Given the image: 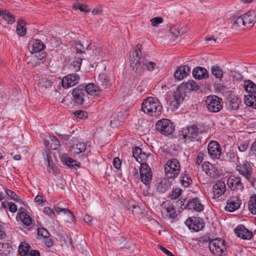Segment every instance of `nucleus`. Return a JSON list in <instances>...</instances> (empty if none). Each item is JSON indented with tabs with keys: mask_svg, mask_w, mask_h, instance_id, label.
I'll return each instance as SVG.
<instances>
[{
	"mask_svg": "<svg viewBox=\"0 0 256 256\" xmlns=\"http://www.w3.org/2000/svg\"><path fill=\"white\" fill-rule=\"evenodd\" d=\"M248 210L252 214H256V195L252 194L250 197L248 203Z\"/></svg>",
	"mask_w": 256,
	"mask_h": 256,
	"instance_id": "nucleus-35",
	"label": "nucleus"
},
{
	"mask_svg": "<svg viewBox=\"0 0 256 256\" xmlns=\"http://www.w3.org/2000/svg\"><path fill=\"white\" fill-rule=\"evenodd\" d=\"M112 163H113L114 166L116 168L117 170H119L120 168L122 162L118 158H114Z\"/></svg>",
	"mask_w": 256,
	"mask_h": 256,
	"instance_id": "nucleus-61",
	"label": "nucleus"
},
{
	"mask_svg": "<svg viewBox=\"0 0 256 256\" xmlns=\"http://www.w3.org/2000/svg\"><path fill=\"white\" fill-rule=\"evenodd\" d=\"M5 192L6 194L10 198V199L14 200L17 198V194L15 193V192L12 191L10 189H6L5 190Z\"/></svg>",
	"mask_w": 256,
	"mask_h": 256,
	"instance_id": "nucleus-60",
	"label": "nucleus"
},
{
	"mask_svg": "<svg viewBox=\"0 0 256 256\" xmlns=\"http://www.w3.org/2000/svg\"><path fill=\"white\" fill-rule=\"evenodd\" d=\"M222 148L218 142L211 140L208 145V152L212 159H220L222 154Z\"/></svg>",
	"mask_w": 256,
	"mask_h": 256,
	"instance_id": "nucleus-10",
	"label": "nucleus"
},
{
	"mask_svg": "<svg viewBox=\"0 0 256 256\" xmlns=\"http://www.w3.org/2000/svg\"><path fill=\"white\" fill-rule=\"evenodd\" d=\"M242 16L246 28H252L256 22V14L254 12H248Z\"/></svg>",
	"mask_w": 256,
	"mask_h": 256,
	"instance_id": "nucleus-20",
	"label": "nucleus"
},
{
	"mask_svg": "<svg viewBox=\"0 0 256 256\" xmlns=\"http://www.w3.org/2000/svg\"><path fill=\"white\" fill-rule=\"evenodd\" d=\"M79 79V76L76 74H68L62 78V86L65 88L72 86L78 82Z\"/></svg>",
	"mask_w": 256,
	"mask_h": 256,
	"instance_id": "nucleus-13",
	"label": "nucleus"
},
{
	"mask_svg": "<svg viewBox=\"0 0 256 256\" xmlns=\"http://www.w3.org/2000/svg\"><path fill=\"white\" fill-rule=\"evenodd\" d=\"M139 170L142 182L146 185L150 184L152 174L151 168L148 164L144 162L142 163Z\"/></svg>",
	"mask_w": 256,
	"mask_h": 256,
	"instance_id": "nucleus-9",
	"label": "nucleus"
},
{
	"mask_svg": "<svg viewBox=\"0 0 256 256\" xmlns=\"http://www.w3.org/2000/svg\"><path fill=\"white\" fill-rule=\"evenodd\" d=\"M31 214L24 208H20L16 216L17 220L21 221L23 224H32Z\"/></svg>",
	"mask_w": 256,
	"mask_h": 256,
	"instance_id": "nucleus-19",
	"label": "nucleus"
},
{
	"mask_svg": "<svg viewBox=\"0 0 256 256\" xmlns=\"http://www.w3.org/2000/svg\"><path fill=\"white\" fill-rule=\"evenodd\" d=\"M166 177L160 178L156 181L155 187L156 191L160 194H164L172 186V182Z\"/></svg>",
	"mask_w": 256,
	"mask_h": 256,
	"instance_id": "nucleus-11",
	"label": "nucleus"
},
{
	"mask_svg": "<svg viewBox=\"0 0 256 256\" xmlns=\"http://www.w3.org/2000/svg\"><path fill=\"white\" fill-rule=\"evenodd\" d=\"M204 154L202 152H198L196 154V164H200V163H202V160L204 158Z\"/></svg>",
	"mask_w": 256,
	"mask_h": 256,
	"instance_id": "nucleus-64",
	"label": "nucleus"
},
{
	"mask_svg": "<svg viewBox=\"0 0 256 256\" xmlns=\"http://www.w3.org/2000/svg\"><path fill=\"white\" fill-rule=\"evenodd\" d=\"M202 171L211 178H216L218 176V170L216 166L208 162L202 164Z\"/></svg>",
	"mask_w": 256,
	"mask_h": 256,
	"instance_id": "nucleus-15",
	"label": "nucleus"
},
{
	"mask_svg": "<svg viewBox=\"0 0 256 256\" xmlns=\"http://www.w3.org/2000/svg\"><path fill=\"white\" fill-rule=\"evenodd\" d=\"M243 88L244 90L251 94H256V84L250 80L244 82Z\"/></svg>",
	"mask_w": 256,
	"mask_h": 256,
	"instance_id": "nucleus-29",
	"label": "nucleus"
},
{
	"mask_svg": "<svg viewBox=\"0 0 256 256\" xmlns=\"http://www.w3.org/2000/svg\"><path fill=\"white\" fill-rule=\"evenodd\" d=\"M142 110L147 114L157 117L162 114V106L158 98L148 97L142 104Z\"/></svg>",
	"mask_w": 256,
	"mask_h": 256,
	"instance_id": "nucleus-2",
	"label": "nucleus"
},
{
	"mask_svg": "<svg viewBox=\"0 0 256 256\" xmlns=\"http://www.w3.org/2000/svg\"><path fill=\"white\" fill-rule=\"evenodd\" d=\"M38 238H43L50 236V234L46 229L44 228H38Z\"/></svg>",
	"mask_w": 256,
	"mask_h": 256,
	"instance_id": "nucleus-47",
	"label": "nucleus"
},
{
	"mask_svg": "<svg viewBox=\"0 0 256 256\" xmlns=\"http://www.w3.org/2000/svg\"><path fill=\"white\" fill-rule=\"evenodd\" d=\"M44 212L46 215L48 216L50 218H54V210L50 207H45L44 210Z\"/></svg>",
	"mask_w": 256,
	"mask_h": 256,
	"instance_id": "nucleus-55",
	"label": "nucleus"
},
{
	"mask_svg": "<svg viewBox=\"0 0 256 256\" xmlns=\"http://www.w3.org/2000/svg\"><path fill=\"white\" fill-rule=\"evenodd\" d=\"M186 206L188 209L193 210L197 212L202 210L204 208V205L201 204L197 198L188 200Z\"/></svg>",
	"mask_w": 256,
	"mask_h": 256,
	"instance_id": "nucleus-21",
	"label": "nucleus"
},
{
	"mask_svg": "<svg viewBox=\"0 0 256 256\" xmlns=\"http://www.w3.org/2000/svg\"><path fill=\"white\" fill-rule=\"evenodd\" d=\"M62 160L66 165L68 166L70 168H73L76 170L80 167V163L70 158H63L62 159Z\"/></svg>",
	"mask_w": 256,
	"mask_h": 256,
	"instance_id": "nucleus-30",
	"label": "nucleus"
},
{
	"mask_svg": "<svg viewBox=\"0 0 256 256\" xmlns=\"http://www.w3.org/2000/svg\"><path fill=\"white\" fill-rule=\"evenodd\" d=\"M206 132L204 128L200 124H192L184 128L182 135L186 141L195 142L200 140L202 135Z\"/></svg>",
	"mask_w": 256,
	"mask_h": 256,
	"instance_id": "nucleus-3",
	"label": "nucleus"
},
{
	"mask_svg": "<svg viewBox=\"0 0 256 256\" xmlns=\"http://www.w3.org/2000/svg\"><path fill=\"white\" fill-rule=\"evenodd\" d=\"M226 190V186L224 182L218 181L212 188L213 198L216 199L223 195Z\"/></svg>",
	"mask_w": 256,
	"mask_h": 256,
	"instance_id": "nucleus-18",
	"label": "nucleus"
},
{
	"mask_svg": "<svg viewBox=\"0 0 256 256\" xmlns=\"http://www.w3.org/2000/svg\"><path fill=\"white\" fill-rule=\"evenodd\" d=\"M192 74L197 79H202L208 76L206 70L202 67L195 68L192 70Z\"/></svg>",
	"mask_w": 256,
	"mask_h": 256,
	"instance_id": "nucleus-28",
	"label": "nucleus"
},
{
	"mask_svg": "<svg viewBox=\"0 0 256 256\" xmlns=\"http://www.w3.org/2000/svg\"><path fill=\"white\" fill-rule=\"evenodd\" d=\"M142 149L139 147H135L132 148V155L136 161L139 160V157Z\"/></svg>",
	"mask_w": 256,
	"mask_h": 256,
	"instance_id": "nucleus-53",
	"label": "nucleus"
},
{
	"mask_svg": "<svg viewBox=\"0 0 256 256\" xmlns=\"http://www.w3.org/2000/svg\"><path fill=\"white\" fill-rule=\"evenodd\" d=\"M184 96L182 93L178 90L174 92L173 98L170 100V105L172 108H177L180 103L184 100Z\"/></svg>",
	"mask_w": 256,
	"mask_h": 256,
	"instance_id": "nucleus-22",
	"label": "nucleus"
},
{
	"mask_svg": "<svg viewBox=\"0 0 256 256\" xmlns=\"http://www.w3.org/2000/svg\"><path fill=\"white\" fill-rule=\"evenodd\" d=\"M156 129L164 135L172 134L174 130V126L168 119H162L156 124Z\"/></svg>",
	"mask_w": 256,
	"mask_h": 256,
	"instance_id": "nucleus-6",
	"label": "nucleus"
},
{
	"mask_svg": "<svg viewBox=\"0 0 256 256\" xmlns=\"http://www.w3.org/2000/svg\"><path fill=\"white\" fill-rule=\"evenodd\" d=\"M0 16L5 20L8 24H12L15 22L16 18L14 15L6 10L0 8Z\"/></svg>",
	"mask_w": 256,
	"mask_h": 256,
	"instance_id": "nucleus-27",
	"label": "nucleus"
},
{
	"mask_svg": "<svg viewBox=\"0 0 256 256\" xmlns=\"http://www.w3.org/2000/svg\"><path fill=\"white\" fill-rule=\"evenodd\" d=\"M188 201L186 200H180L177 201V204L182 209L187 208V206H186V204H187Z\"/></svg>",
	"mask_w": 256,
	"mask_h": 256,
	"instance_id": "nucleus-63",
	"label": "nucleus"
},
{
	"mask_svg": "<svg viewBox=\"0 0 256 256\" xmlns=\"http://www.w3.org/2000/svg\"><path fill=\"white\" fill-rule=\"evenodd\" d=\"M226 158L230 162H235L236 160H238L239 158L232 150H229L226 154Z\"/></svg>",
	"mask_w": 256,
	"mask_h": 256,
	"instance_id": "nucleus-50",
	"label": "nucleus"
},
{
	"mask_svg": "<svg viewBox=\"0 0 256 256\" xmlns=\"http://www.w3.org/2000/svg\"><path fill=\"white\" fill-rule=\"evenodd\" d=\"M241 204L242 201L239 197L232 196L227 200L226 210L230 212H234L240 208Z\"/></svg>",
	"mask_w": 256,
	"mask_h": 256,
	"instance_id": "nucleus-14",
	"label": "nucleus"
},
{
	"mask_svg": "<svg viewBox=\"0 0 256 256\" xmlns=\"http://www.w3.org/2000/svg\"><path fill=\"white\" fill-rule=\"evenodd\" d=\"M150 22L153 26H156L163 22V19L160 17H155L152 18Z\"/></svg>",
	"mask_w": 256,
	"mask_h": 256,
	"instance_id": "nucleus-58",
	"label": "nucleus"
},
{
	"mask_svg": "<svg viewBox=\"0 0 256 256\" xmlns=\"http://www.w3.org/2000/svg\"><path fill=\"white\" fill-rule=\"evenodd\" d=\"M210 252L216 256H222L226 250L224 241L220 238H215L209 242Z\"/></svg>",
	"mask_w": 256,
	"mask_h": 256,
	"instance_id": "nucleus-8",
	"label": "nucleus"
},
{
	"mask_svg": "<svg viewBox=\"0 0 256 256\" xmlns=\"http://www.w3.org/2000/svg\"><path fill=\"white\" fill-rule=\"evenodd\" d=\"M227 185L232 190H240L242 192L244 188V184L241 182V178L239 176H231L227 180Z\"/></svg>",
	"mask_w": 256,
	"mask_h": 256,
	"instance_id": "nucleus-12",
	"label": "nucleus"
},
{
	"mask_svg": "<svg viewBox=\"0 0 256 256\" xmlns=\"http://www.w3.org/2000/svg\"><path fill=\"white\" fill-rule=\"evenodd\" d=\"M164 208L166 210L167 213V216L170 218H175L180 214V212L176 210L172 204L170 203H166L164 204Z\"/></svg>",
	"mask_w": 256,
	"mask_h": 256,
	"instance_id": "nucleus-25",
	"label": "nucleus"
},
{
	"mask_svg": "<svg viewBox=\"0 0 256 256\" xmlns=\"http://www.w3.org/2000/svg\"><path fill=\"white\" fill-rule=\"evenodd\" d=\"M182 190L179 188H175L172 190L169 194V197L172 200L178 198L182 194Z\"/></svg>",
	"mask_w": 256,
	"mask_h": 256,
	"instance_id": "nucleus-46",
	"label": "nucleus"
},
{
	"mask_svg": "<svg viewBox=\"0 0 256 256\" xmlns=\"http://www.w3.org/2000/svg\"><path fill=\"white\" fill-rule=\"evenodd\" d=\"M54 210L56 211V212L58 214H60L62 213H63L64 214L68 213L70 216H73L72 214V213L70 212L67 208H62L60 207H59L58 206H54Z\"/></svg>",
	"mask_w": 256,
	"mask_h": 256,
	"instance_id": "nucleus-48",
	"label": "nucleus"
},
{
	"mask_svg": "<svg viewBox=\"0 0 256 256\" xmlns=\"http://www.w3.org/2000/svg\"><path fill=\"white\" fill-rule=\"evenodd\" d=\"M44 144L48 148L56 150L60 148V142L55 136H51L48 139L45 140Z\"/></svg>",
	"mask_w": 256,
	"mask_h": 256,
	"instance_id": "nucleus-24",
	"label": "nucleus"
},
{
	"mask_svg": "<svg viewBox=\"0 0 256 256\" xmlns=\"http://www.w3.org/2000/svg\"><path fill=\"white\" fill-rule=\"evenodd\" d=\"M232 20L234 21L232 24V28H246L242 14L236 18H234Z\"/></svg>",
	"mask_w": 256,
	"mask_h": 256,
	"instance_id": "nucleus-39",
	"label": "nucleus"
},
{
	"mask_svg": "<svg viewBox=\"0 0 256 256\" xmlns=\"http://www.w3.org/2000/svg\"><path fill=\"white\" fill-rule=\"evenodd\" d=\"M208 110L212 112H218L222 108V99L216 96H209L206 100Z\"/></svg>",
	"mask_w": 256,
	"mask_h": 256,
	"instance_id": "nucleus-7",
	"label": "nucleus"
},
{
	"mask_svg": "<svg viewBox=\"0 0 256 256\" xmlns=\"http://www.w3.org/2000/svg\"><path fill=\"white\" fill-rule=\"evenodd\" d=\"M236 170L248 181L250 182L252 180L254 170L250 162L244 160L240 162L238 160L236 166Z\"/></svg>",
	"mask_w": 256,
	"mask_h": 256,
	"instance_id": "nucleus-5",
	"label": "nucleus"
},
{
	"mask_svg": "<svg viewBox=\"0 0 256 256\" xmlns=\"http://www.w3.org/2000/svg\"><path fill=\"white\" fill-rule=\"evenodd\" d=\"M248 147V144L246 142L240 143L238 146V148L239 151L241 152H245Z\"/></svg>",
	"mask_w": 256,
	"mask_h": 256,
	"instance_id": "nucleus-62",
	"label": "nucleus"
},
{
	"mask_svg": "<svg viewBox=\"0 0 256 256\" xmlns=\"http://www.w3.org/2000/svg\"><path fill=\"white\" fill-rule=\"evenodd\" d=\"M110 124L112 128H116L120 124V122L118 118V116L114 114L112 117Z\"/></svg>",
	"mask_w": 256,
	"mask_h": 256,
	"instance_id": "nucleus-51",
	"label": "nucleus"
},
{
	"mask_svg": "<svg viewBox=\"0 0 256 256\" xmlns=\"http://www.w3.org/2000/svg\"><path fill=\"white\" fill-rule=\"evenodd\" d=\"M44 164L47 167V170L50 173H54V170L53 168V162L50 160L51 158L50 156H48V154H46V156H44Z\"/></svg>",
	"mask_w": 256,
	"mask_h": 256,
	"instance_id": "nucleus-44",
	"label": "nucleus"
},
{
	"mask_svg": "<svg viewBox=\"0 0 256 256\" xmlns=\"http://www.w3.org/2000/svg\"><path fill=\"white\" fill-rule=\"evenodd\" d=\"M74 115L78 118L82 119L87 118V113L85 111L76 110L74 112Z\"/></svg>",
	"mask_w": 256,
	"mask_h": 256,
	"instance_id": "nucleus-57",
	"label": "nucleus"
},
{
	"mask_svg": "<svg viewBox=\"0 0 256 256\" xmlns=\"http://www.w3.org/2000/svg\"><path fill=\"white\" fill-rule=\"evenodd\" d=\"M84 85L80 84L73 90L72 94L74 100L78 104H82L84 102V97L85 95Z\"/></svg>",
	"mask_w": 256,
	"mask_h": 256,
	"instance_id": "nucleus-17",
	"label": "nucleus"
},
{
	"mask_svg": "<svg viewBox=\"0 0 256 256\" xmlns=\"http://www.w3.org/2000/svg\"><path fill=\"white\" fill-rule=\"evenodd\" d=\"M140 44H137L136 48L129 56L130 67L136 72L141 74L146 70L152 72L158 68L156 64L142 56Z\"/></svg>",
	"mask_w": 256,
	"mask_h": 256,
	"instance_id": "nucleus-1",
	"label": "nucleus"
},
{
	"mask_svg": "<svg viewBox=\"0 0 256 256\" xmlns=\"http://www.w3.org/2000/svg\"><path fill=\"white\" fill-rule=\"evenodd\" d=\"M256 156V141L254 142L251 145L249 152L248 154V156Z\"/></svg>",
	"mask_w": 256,
	"mask_h": 256,
	"instance_id": "nucleus-59",
	"label": "nucleus"
},
{
	"mask_svg": "<svg viewBox=\"0 0 256 256\" xmlns=\"http://www.w3.org/2000/svg\"><path fill=\"white\" fill-rule=\"evenodd\" d=\"M16 31L17 34L20 36H23L26 35V23L23 20H20L18 22Z\"/></svg>",
	"mask_w": 256,
	"mask_h": 256,
	"instance_id": "nucleus-37",
	"label": "nucleus"
},
{
	"mask_svg": "<svg viewBox=\"0 0 256 256\" xmlns=\"http://www.w3.org/2000/svg\"><path fill=\"white\" fill-rule=\"evenodd\" d=\"M204 222L202 218L198 216V214L196 216H190L188 218L185 224H204Z\"/></svg>",
	"mask_w": 256,
	"mask_h": 256,
	"instance_id": "nucleus-42",
	"label": "nucleus"
},
{
	"mask_svg": "<svg viewBox=\"0 0 256 256\" xmlns=\"http://www.w3.org/2000/svg\"><path fill=\"white\" fill-rule=\"evenodd\" d=\"M184 88L188 90H196L198 88V85L193 80H189L183 84Z\"/></svg>",
	"mask_w": 256,
	"mask_h": 256,
	"instance_id": "nucleus-41",
	"label": "nucleus"
},
{
	"mask_svg": "<svg viewBox=\"0 0 256 256\" xmlns=\"http://www.w3.org/2000/svg\"><path fill=\"white\" fill-rule=\"evenodd\" d=\"M188 228L191 230L192 232H197L202 230L204 225H186Z\"/></svg>",
	"mask_w": 256,
	"mask_h": 256,
	"instance_id": "nucleus-54",
	"label": "nucleus"
},
{
	"mask_svg": "<svg viewBox=\"0 0 256 256\" xmlns=\"http://www.w3.org/2000/svg\"><path fill=\"white\" fill-rule=\"evenodd\" d=\"M180 170V164L176 158L168 160L164 166L165 176L169 180L176 178Z\"/></svg>",
	"mask_w": 256,
	"mask_h": 256,
	"instance_id": "nucleus-4",
	"label": "nucleus"
},
{
	"mask_svg": "<svg viewBox=\"0 0 256 256\" xmlns=\"http://www.w3.org/2000/svg\"><path fill=\"white\" fill-rule=\"evenodd\" d=\"M86 147V145L84 142H78L71 147L70 150L74 154H78L84 152Z\"/></svg>",
	"mask_w": 256,
	"mask_h": 256,
	"instance_id": "nucleus-34",
	"label": "nucleus"
},
{
	"mask_svg": "<svg viewBox=\"0 0 256 256\" xmlns=\"http://www.w3.org/2000/svg\"><path fill=\"white\" fill-rule=\"evenodd\" d=\"M234 232L238 237L244 240H250L253 236L252 232L246 228L244 225H238Z\"/></svg>",
	"mask_w": 256,
	"mask_h": 256,
	"instance_id": "nucleus-16",
	"label": "nucleus"
},
{
	"mask_svg": "<svg viewBox=\"0 0 256 256\" xmlns=\"http://www.w3.org/2000/svg\"><path fill=\"white\" fill-rule=\"evenodd\" d=\"M45 47L44 44L40 40H34L32 42L31 53L38 52L42 51Z\"/></svg>",
	"mask_w": 256,
	"mask_h": 256,
	"instance_id": "nucleus-32",
	"label": "nucleus"
},
{
	"mask_svg": "<svg viewBox=\"0 0 256 256\" xmlns=\"http://www.w3.org/2000/svg\"><path fill=\"white\" fill-rule=\"evenodd\" d=\"M244 103L249 106L256 108V96L254 94H248L244 97Z\"/></svg>",
	"mask_w": 256,
	"mask_h": 256,
	"instance_id": "nucleus-38",
	"label": "nucleus"
},
{
	"mask_svg": "<svg viewBox=\"0 0 256 256\" xmlns=\"http://www.w3.org/2000/svg\"><path fill=\"white\" fill-rule=\"evenodd\" d=\"M180 180L181 186L184 188L189 187L192 183V178L191 175L186 171L181 174Z\"/></svg>",
	"mask_w": 256,
	"mask_h": 256,
	"instance_id": "nucleus-23",
	"label": "nucleus"
},
{
	"mask_svg": "<svg viewBox=\"0 0 256 256\" xmlns=\"http://www.w3.org/2000/svg\"><path fill=\"white\" fill-rule=\"evenodd\" d=\"M126 238L122 236H118L114 239V244L118 250L126 248Z\"/></svg>",
	"mask_w": 256,
	"mask_h": 256,
	"instance_id": "nucleus-33",
	"label": "nucleus"
},
{
	"mask_svg": "<svg viewBox=\"0 0 256 256\" xmlns=\"http://www.w3.org/2000/svg\"><path fill=\"white\" fill-rule=\"evenodd\" d=\"M30 246L25 242H21L19 246L18 252L21 256H26L30 252Z\"/></svg>",
	"mask_w": 256,
	"mask_h": 256,
	"instance_id": "nucleus-40",
	"label": "nucleus"
},
{
	"mask_svg": "<svg viewBox=\"0 0 256 256\" xmlns=\"http://www.w3.org/2000/svg\"><path fill=\"white\" fill-rule=\"evenodd\" d=\"M82 62V58H76L70 64V68L75 72L78 71L80 70Z\"/></svg>",
	"mask_w": 256,
	"mask_h": 256,
	"instance_id": "nucleus-45",
	"label": "nucleus"
},
{
	"mask_svg": "<svg viewBox=\"0 0 256 256\" xmlns=\"http://www.w3.org/2000/svg\"><path fill=\"white\" fill-rule=\"evenodd\" d=\"M239 107V102L238 100L230 101L229 104V108L232 110H236Z\"/></svg>",
	"mask_w": 256,
	"mask_h": 256,
	"instance_id": "nucleus-56",
	"label": "nucleus"
},
{
	"mask_svg": "<svg viewBox=\"0 0 256 256\" xmlns=\"http://www.w3.org/2000/svg\"><path fill=\"white\" fill-rule=\"evenodd\" d=\"M85 91L88 94L91 96H96L99 94L100 90L94 83H90L86 86H84Z\"/></svg>",
	"mask_w": 256,
	"mask_h": 256,
	"instance_id": "nucleus-31",
	"label": "nucleus"
},
{
	"mask_svg": "<svg viewBox=\"0 0 256 256\" xmlns=\"http://www.w3.org/2000/svg\"><path fill=\"white\" fill-rule=\"evenodd\" d=\"M73 6L76 9H79L82 12H89L90 11V9L88 8L87 6L81 3H76Z\"/></svg>",
	"mask_w": 256,
	"mask_h": 256,
	"instance_id": "nucleus-52",
	"label": "nucleus"
},
{
	"mask_svg": "<svg viewBox=\"0 0 256 256\" xmlns=\"http://www.w3.org/2000/svg\"><path fill=\"white\" fill-rule=\"evenodd\" d=\"M152 156L150 155V153L148 154L146 152H144L142 150V152L140 153V155L139 157V160L138 161L140 164L142 163V162L147 161L149 158V157Z\"/></svg>",
	"mask_w": 256,
	"mask_h": 256,
	"instance_id": "nucleus-49",
	"label": "nucleus"
},
{
	"mask_svg": "<svg viewBox=\"0 0 256 256\" xmlns=\"http://www.w3.org/2000/svg\"><path fill=\"white\" fill-rule=\"evenodd\" d=\"M52 84L53 82L51 80L46 78H42L38 83V86L40 90L44 91L51 88Z\"/></svg>",
	"mask_w": 256,
	"mask_h": 256,
	"instance_id": "nucleus-36",
	"label": "nucleus"
},
{
	"mask_svg": "<svg viewBox=\"0 0 256 256\" xmlns=\"http://www.w3.org/2000/svg\"><path fill=\"white\" fill-rule=\"evenodd\" d=\"M190 71L188 66H184L178 68L174 74V78L178 80H181L186 77Z\"/></svg>",
	"mask_w": 256,
	"mask_h": 256,
	"instance_id": "nucleus-26",
	"label": "nucleus"
},
{
	"mask_svg": "<svg viewBox=\"0 0 256 256\" xmlns=\"http://www.w3.org/2000/svg\"><path fill=\"white\" fill-rule=\"evenodd\" d=\"M211 71L214 76L219 80H221L223 76V71L218 66H214L211 68Z\"/></svg>",
	"mask_w": 256,
	"mask_h": 256,
	"instance_id": "nucleus-43",
	"label": "nucleus"
}]
</instances>
